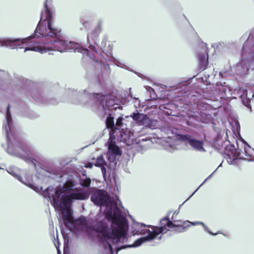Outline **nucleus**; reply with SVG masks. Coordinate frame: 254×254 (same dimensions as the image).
Masks as SVG:
<instances>
[{
	"instance_id": "nucleus-9",
	"label": "nucleus",
	"mask_w": 254,
	"mask_h": 254,
	"mask_svg": "<svg viewBox=\"0 0 254 254\" xmlns=\"http://www.w3.org/2000/svg\"><path fill=\"white\" fill-rule=\"evenodd\" d=\"M171 219L172 220H170L168 216H166L160 220V226L148 225L147 227L150 228V233L153 236H155V238H156L159 234L166 233L168 231V228H174L175 224L173 222H176V220H175L173 216L172 217Z\"/></svg>"
},
{
	"instance_id": "nucleus-15",
	"label": "nucleus",
	"mask_w": 254,
	"mask_h": 254,
	"mask_svg": "<svg viewBox=\"0 0 254 254\" xmlns=\"http://www.w3.org/2000/svg\"><path fill=\"white\" fill-rule=\"evenodd\" d=\"M7 172L17 179L19 182L29 187L30 188L36 190V187L34 185L30 183H27L24 182L21 176L19 174V169L16 167H9L7 170Z\"/></svg>"
},
{
	"instance_id": "nucleus-35",
	"label": "nucleus",
	"mask_w": 254,
	"mask_h": 254,
	"mask_svg": "<svg viewBox=\"0 0 254 254\" xmlns=\"http://www.w3.org/2000/svg\"><path fill=\"white\" fill-rule=\"evenodd\" d=\"M235 160H236V158H234V159H232V160H231L230 161H228V163H229V164H231H231H233V162Z\"/></svg>"
},
{
	"instance_id": "nucleus-20",
	"label": "nucleus",
	"mask_w": 254,
	"mask_h": 254,
	"mask_svg": "<svg viewBox=\"0 0 254 254\" xmlns=\"http://www.w3.org/2000/svg\"><path fill=\"white\" fill-rule=\"evenodd\" d=\"M108 152L116 156H121L122 154V150L115 144V142H111L108 145Z\"/></svg>"
},
{
	"instance_id": "nucleus-26",
	"label": "nucleus",
	"mask_w": 254,
	"mask_h": 254,
	"mask_svg": "<svg viewBox=\"0 0 254 254\" xmlns=\"http://www.w3.org/2000/svg\"><path fill=\"white\" fill-rule=\"evenodd\" d=\"M118 156H116L114 154H112L111 153H109L107 152V157L108 160L112 164H113L114 165H117L116 158Z\"/></svg>"
},
{
	"instance_id": "nucleus-6",
	"label": "nucleus",
	"mask_w": 254,
	"mask_h": 254,
	"mask_svg": "<svg viewBox=\"0 0 254 254\" xmlns=\"http://www.w3.org/2000/svg\"><path fill=\"white\" fill-rule=\"evenodd\" d=\"M242 54L243 57L236 64L235 71L237 74L244 76L254 70V28L243 45Z\"/></svg>"
},
{
	"instance_id": "nucleus-2",
	"label": "nucleus",
	"mask_w": 254,
	"mask_h": 254,
	"mask_svg": "<svg viewBox=\"0 0 254 254\" xmlns=\"http://www.w3.org/2000/svg\"><path fill=\"white\" fill-rule=\"evenodd\" d=\"M90 199L95 205L106 207V217L111 222V226L106 220H100L92 226L91 230L96 233L95 237L102 243L104 251L114 254L113 248L108 240L118 243L121 240L127 239V219L117 204H112L111 198L106 191L97 190L92 194Z\"/></svg>"
},
{
	"instance_id": "nucleus-47",
	"label": "nucleus",
	"mask_w": 254,
	"mask_h": 254,
	"mask_svg": "<svg viewBox=\"0 0 254 254\" xmlns=\"http://www.w3.org/2000/svg\"><path fill=\"white\" fill-rule=\"evenodd\" d=\"M187 222L188 223H190V222L189 221H187Z\"/></svg>"
},
{
	"instance_id": "nucleus-39",
	"label": "nucleus",
	"mask_w": 254,
	"mask_h": 254,
	"mask_svg": "<svg viewBox=\"0 0 254 254\" xmlns=\"http://www.w3.org/2000/svg\"><path fill=\"white\" fill-rule=\"evenodd\" d=\"M222 162H221V163H220V164L219 165V166L218 167V168H218L219 167H221V166H222Z\"/></svg>"
},
{
	"instance_id": "nucleus-18",
	"label": "nucleus",
	"mask_w": 254,
	"mask_h": 254,
	"mask_svg": "<svg viewBox=\"0 0 254 254\" xmlns=\"http://www.w3.org/2000/svg\"><path fill=\"white\" fill-rule=\"evenodd\" d=\"M95 166L101 168L103 177L105 178L106 175V168L107 164L104 160L103 155L99 156L96 160Z\"/></svg>"
},
{
	"instance_id": "nucleus-17",
	"label": "nucleus",
	"mask_w": 254,
	"mask_h": 254,
	"mask_svg": "<svg viewBox=\"0 0 254 254\" xmlns=\"http://www.w3.org/2000/svg\"><path fill=\"white\" fill-rule=\"evenodd\" d=\"M147 117L148 116L146 114L140 113L137 110L135 112H133L130 115V117L133 120L140 126L144 125V123H146Z\"/></svg>"
},
{
	"instance_id": "nucleus-11",
	"label": "nucleus",
	"mask_w": 254,
	"mask_h": 254,
	"mask_svg": "<svg viewBox=\"0 0 254 254\" xmlns=\"http://www.w3.org/2000/svg\"><path fill=\"white\" fill-rule=\"evenodd\" d=\"M108 116L106 120V126L107 128L110 129V135L117 133V130H120V127L123 124L126 120L124 119L122 117H119L117 120L116 124L114 123V118L112 116L110 112H108L106 114Z\"/></svg>"
},
{
	"instance_id": "nucleus-19",
	"label": "nucleus",
	"mask_w": 254,
	"mask_h": 254,
	"mask_svg": "<svg viewBox=\"0 0 254 254\" xmlns=\"http://www.w3.org/2000/svg\"><path fill=\"white\" fill-rule=\"evenodd\" d=\"M226 148L227 150L230 151L232 155L236 158L240 159H245L244 157L241 155V153L240 152V151L243 152L242 149H240L238 147V149H236L235 146L232 144L227 145Z\"/></svg>"
},
{
	"instance_id": "nucleus-27",
	"label": "nucleus",
	"mask_w": 254,
	"mask_h": 254,
	"mask_svg": "<svg viewBox=\"0 0 254 254\" xmlns=\"http://www.w3.org/2000/svg\"><path fill=\"white\" fill-rule=\"evenodd\" d=\"M201 121L203 123H207L212 119V116L208 113H203L201 115Z\"/></svg>"
},
{
	"instance_id": "nucleus-43",
	"label": "nucleus",
	"mask_w": 254,
	"mask_h": 254,
	"mask_svg": "<svg viewBox=\"0 0 254 254\" xmlns=\"http://www.w3.org/2000/svg\"><path fill=\"white\" fill-rule=\"evenodd\" d=\"M249 161H254V159H249Z\"/></svg>"
},
{
	"instance_id": "nucleus-3",
	"label": "nucleus",
	"mask_w": 254,
	"mask_h": 254,
	"mask_svg": "<svg viewBox=\"0 0 254 254\" xmlns=\"http://www.w3.org/2000/svg\"><path fill=\"white\" fill-rule=\"evenodd\" d=\"M75 184L73 181L68 180L62 187V190L49 187L44 191V193L51 201L52 204L57 210L59 208L58 218L61 221L62 219L64 225L69 226L70 222L68 216L70 215L69 206L70 204L76 200H85L88 198L90 194L89 191L87 189L72 190L69 193H65L63 191L72 190L75 187Z\"/></svg>"
},
{
	"instance_id": "nucleus-7",
	"label": "nucleus",
	"mask_w": 254,
	"mask_h": 254,
	"mask_svg": "<svg viewBox=\"0 0 254 254\" xmlns=\"http://www.w3.org/2000/svg\"><path fill=\"white\" fill-rule=\"evenodd\" d=\"M130 219L134 223V225L138 227H140V230H134L133 235H145L136 239L131 245V248H137L140 246L143 243L151 241L155 239V236L150 233V229L147 228V226L143 223L135 222L132 216L129 215Z\"/></svg>"
},
{
	"instance_id": "nucleus-10",
	"label": "nucleus",
	"mask_w": 254,
	"mask_h": 254,
	"mask_svg": "<svg viewBox=\"0 0 254 254\" xmlns=\"http://www.w3.org/2000/svg\"><path fill=\"white\" fill-rule=\"evenodd\" d=\"M179 136L180 141L184 142L186 145L189 144L193 150L201 152L206 151L203 147V141L197 139L189 134H185V135H181Z\"/></svg>"
},
{
	"instance_id": "nucleus-8",
	"label": "nucleus",
	"mask_w": 254,
	"mask_h": 254,
	"mask_svg": "<svg viewBox=\"0 0 254 254\" xmlns=\"http://www.w3.org/2000/svg\"><path fill=\"white\" fill-rule=\"evenodd\" d=\"M34 35H31L25 38H11L0 37V47H5L11 49H14L17 47L19 49L24 48L25 49L26 47H24L22 45L27 43L28 46H32L31 41Z\"/></svg>"
},
{
	"instance_id": "nucleus-48",
	"label": "nucleus",
	"mask_w": 254,
	"mask_h": 254,
	"mask_svg": "<svg viewBox=\"0 0 254 254\" xmlns=\"http://www.w3.org/2000/svg\"><path fill=\"white\" fill-rule=\"evenodd\" d=\"M64 254H66L64 252Z\"/></svg>"
},
{
	"instance_id": "nucleus-4",
	"label": "nucleus",
	"mask_w": 254,
	"mask_h": 254,
	"mask_svg": "<svg viewBox=\"0 0 254 254\" xmlns=\"http://www.w3.org/2000/svg\"><path fill=\"white\" fill-rule=\"evenodd\" d=\"M73 96L79 98L81 101L75 102V104L87 105L89 100H93L92 109L100 118H103L110 110H116L118 108L117 103L118 100L113 95H104L100 93H93L92 95L87 93L84 90L83 93L80 91L73 90Z\"/></svg>"
},
{
	"instance_id": "nucleus-24",
	"label": "nucleus",
	"mask_w": 254,
	"mask_h": 254,
	"mask_svg": "<svg viewBox=\"0 0 254 254\" xmlns=\"http://www.w3.org/2000/svg\"><path fill=\"white\" fill-rule=\"evenodd\" d=\"M108 41V38L106 36H104L103 37L102 39V41L99 42L98 41L97 42V44H96L98 47L100 48L103 52L105 51L106 49V46L107 44V42Z\"/></svg>"
},
{
	"instance_id": "nucleus-28",
	"label": "nucleus",
	"mask_w": 254,
	"mask_h": 254,
	"mask_svg": "<svg viewBox=\"0 0 254 254\" xmlns=\"http://www.w3.org/2000/svg\"><path fill=\"white\" fill-rule=\"evenodd\" d=\"M217 168L210 175H209L203 182L198 187V188L191 194V195L181 205L179 206V209L180 208V207L182 206V205L187 200H188L195 193V192L199 189V188L202 186L204 183L207 181L208 179H209L211 176L213 175V174L216 171Z\"/></svg>"
},
{
	"instance_id": "nucleus-22",
	"label": "nucleus",
	"mask_w": 254,
	"mask_h": 254,
	"mask_svg": "<svg viewBox=\"0 0 254 254\" xmlns=\"http://www.w3.org/2000/svg\"><path fill=\"white\" fill-rule=\"evenodd\" d=\"M165 131L166 132L167 134L168 135V137L171 138H174L175 137V139L177 140L180 141V139L179 138V135H185V134H180L178 132V130L176 128H173L171 127H168L166 128Z\"/></svg>"
},
{
	"instance_id": "nucleus-42",
	"label": "nucleus",
	"mask_w": 254,
	"mask_h": 254,
	"mask_svg": "<svg viewBox=\"0 0 254 254\" xmlns=\"http://www.w3.org/2000/svg\"><path fill=\"white\" fill-rule=\"evenodd\" d=\"M161 238H162V237H161V236H159V237L158 238V240H161Z\"/></svg>"
},
{
	"instance_id": "nucleus-5",
	"label": "nucleus",
	"mask_w": 254,
	"mask_h": 254,
	"mask_svg": "<svg viewBox=\"0 0 254 254\" xmlns=\"http://www.w3.org/2000/svg\"><path fill=\"white\" fill-rule=\"evenodd\" d=\"M13 122L8 104L5 115V122L3 125V131L7 139V152L12 156L19 158L24 160L28 159L30 155L27 145L12 134Z\"/></svg>"
},
{
	"instance_id": "nucleus-25",
	"label": "nucleus",
	"mask_w": 254,
	"mask_h": 254,
	"mask_svg": "<svg viewBox=\"0 0 254 254\" xmlns=\"http://www.w3.org/2000/svg\"><path fill=\"white\" fill-rule=\"evenodd\" d=\"M146 123H144V125L147 128L153 129L155 128L156 121L155 120L151 119L148 116L147 118Z\"/></svg>"
},
{
	"instance_id": "nucleus-13",
	"label": "nucleus",
	"mask_w": 254,
	"mask_h": 254,
	"mask_svg": "<svg viewBox=\"0 0 254 254\" xmlns=\"http://www.w3.org/2000/svg\"><path fill=\"white\" fill-rule=\"evenodd\" d=\"M125 122L120 127L119 133V139L121 142L126 144L127 146L131 145L132 138L131 136L133 135V133L131 131L130 129L127 127V126Z\"/></svg>"
},
{
	"instance_id": "nucleus-33",
	"label": "nucleus",
	"mask_w": 254,
	"mask_h": 254,
	"mask_svg": "<svg viewBox=\"0 0 254 254\" xmlns=\"http://www.w3.org/2000/svg\"><path fill=\"white\" fill-rule=\"evenodd\" d=\"M201 223H202V222H200V221H196V222H192V224L193 225H195L196 224H199V225H201Z\"/></svg>"
},
{
	"instance_id": "nucleus-44",
	"label": "nucleus",
	"mask_w": 254,
	"mask_h": 254,
	"mask_svg": "<svg viewBox=\"0 0 254 254\" xmlns=\"http://www.w3.org/2000/svg\"><path fill=\"white\" fill-rule=\"evenodd\" d=\"M252 97H253V98H254V93H253V94Z\"/></svg>"
},
{
	"instance_id": "nucleus-46",
	"label": "nucleus",
	"mask_w": 254,
	"mask_h": 254,
	"mask_svg": "<svg viewBox=\"0 0 254 254\" xmlns=\"http://www.w3.org/2000/svg\"><path fill=\"white\" fill-rule=\"evenodd\" d=\"M84 26L88 27V25H84Z\"/></svg>"
},
{
	"instance_id": "nucleus-38",
	"label": "nucleus",
	"mask_w": 254,
	"mask_h": 254,
	"mask_svg": "<svg viewBox=\"0 0 254 254\" xmlns=\"http://www.w3.org/2000/svg\"><path fill=\"white\" fill-rule=\"evenodd\" d=\"M136 74L138 76H139V77H142V76H141V75H142V74L139 73H137V72H136Z\"/></svg>"
},
{
	"instance_id": "nucleus-37",
	"label": "nucleus",
	"mask_w": 254,
	"mask_h": 254,
	"mask_svg": "<svg viewBox=\"0 0 254 254\" xmlns=\"http://www.w3.org/2000/svg\"><path fill=\"white\" fill-rule=\"evenodd\" d=\"M88 235H89V236L90 237L92 238H94L95 237H94V236H93L91 234V233H88Z\"/></svg>"
},
{
	"instance_id": "nucleus-40",
	"label": "nucleus",
	"mask_w": 254,
	"mask_h": 254,
	"mask_svg": "<svg viewBox=\"0 0 254 254\" xmlns=\"http://www.w3.org/2000/svg\"><path fill=\"white\" fill-rule=\"evenodd\" d=\"M171 213H172V211H169V212H168V215H167V216H169V215H170Z\"/></svg>"
},
{
	"instance_id": "nucleus-49",
	"label": "nucleus",
	"mask_w": 254,
	"mask_h": 254,
	"mask_svg": "<svg viewBox=\"0 0 254 254\" xmlns=\"http://www.w3.org/2000/svg\"><path fill=\"white\" fill-rule=\"evenodd\" d=\"M0 169H2V168L0 167Z\"/></svg>"
},
{
	"instance_id": "nucleus-31",
	"label": "nucleus",
	"mask_w": 254,
	"mask_h": 254,
	"mask_svg": "<svg viewBox=\"0 0 254 254\" xmlns=\"http://www.w3.org/2000/svg\"><path fill=\"white\" fill-rule=\"evenodd\" d=\"M131 248V245H122L120 247H118L117 248V252H119V251H120L121 250L125 249H127V248Z\"/></svg>"
},
{
	"instance_id": "nucleus-30",
	"label": "nucleus",
	"mask_w": 254,
	"mask_h": 254,
	"mask_svg": "<svg viewBox=\"0 0 254 254\" xmlns=\"http://www.w3.org/2000/svg\"><path fill=\"white\" fill-rule=\"evenodd\" d=\"M201 225L203 226L205 230L209 234H210L211 235L215 236L218 234H220V233H213L209 230V228L207 226H206L203 223H201Z\"/></svg>"
},
{
	"instance_id": "nucleus-21",
	"label": "nucleus",
	"mask_w": 254,
	"mask_h": 254,
	"mask_svg": "<svg viewBox=\"0 0 254 254\" xmlns=\"http://www.w3.org/2000/svg\"><path fill=\"white\" fill-rule=\"evenodd\" d=\"M244 145L243 152L240 151L241 154L244 153L245 156L247 157H252L253 156V153L254 152V149H252L251 146L242 138Z\"/></svg>"
},
{
	"instance_id": "nucleus-1",
	"label": "nucleus",
	"mask_w": 254,
	"mask_h": 254,
	"mask_svg": "<svg viewBox=\"0 0 254 254\" xmlns=\"http://www.w3.org/2000/svg\"><path fill=\"white\" fill-rule=\"evenodd\" d=\"M48 0L44 3L45 12H41L40 20L35 30L32 38L31 48H26L25 52L33 51L44 53L50 51H58L63 53L73 51L82 53L94 61V65L98 76L103 73L108 74L110 72L109 65L95 59L96 47L90 43V39L95 44L98 41L99 34L102 31V22L99 20L97 26L87 35L89 43L88 49L81 47L78 43L68 41L62 39L61 30L56 27L52 22L54 12L52 5L48 4Z\"/></svg>"
},
{
	"instance_id": "nucleus-41",
	"label": "nucleus",
	"mask_w": 254,
	"mask_h": 254,
	"mask_svg": "<svg viewBox=\"0 0 254 254\" xmlns=\"http://www.w3.org/2000/svg\"><path fill=\"white\" fill-rule=\"evenodd\" d=\"M80 219H81V218H79V219H78V220H80ZM82 219L83 221H84V220L85 219V218H82Z\"/></svg>"
},
{
	"instance_id": "nucleus-12",
	"label": "nucleus",
	"mask_w": 254,
	"mask_h": 254,
	"mask_svg": "<svg viewBox=\"0 0 254 254\" xmlns=\"http://www.w3.org/2000/svg\"><path fill=\"white\" fill-rule=\"evenodd\" d=\"M201 50L197 51V59L198 62L199 70H205L208 65V49L207 44L203 42L201 44Z\"/></svg>"
},
{
	"instance_id": "nucleus-23",
	"label": "nucleus",
	"mask_w": 254,
	"mask_h": 254,
	"mask_svg": "<svg viewBox=\"0 0 254 254\" xmlns=\"http://www.w3.org/2000/svg\"><path fill=\"white\" fill-rule=\"evenodd\" d=\"M79 183L83 188L89 189L90 187L91 179L83 174V176L79 179Z\"/></svg>"
},
{
	"instance_id": "nucleus-16",
	"label": "nucleus",
	"mask_w": 254,
	"mask_h": 254,
	"mask_svg": "<svg viewBox=\"0 0 254 254\" xmlns=\"http://www.w3.org/2000/svg\"><path fill=\"white\" fill-rule=\"evenodd\" d=\"M237 93L239 95V97L241 99L243 104L250 109L252 111V107L251 106V99L247 97L248 91L246 89L239 88L237 91Z\"/></svg>"
},
{
	"instance_id": "nucleus-14",
	"label": "nucleus",
	"mask_w": 254,
	"mask_h": 254,
	"mask_svg": "<svg viewBox=\"0 0 254 254\" xmlns=\"http://www.w3.org/2000/svg\"><path fill=\"white\" fill-rule=\"evenodd\" d=\"M153 140H155V138H152L150 136H142L139 137L136 140L137 151L141 153L146 151L151 146L153 143Z\"/></svg>"
},
{
	"instance_id": "nucleus-32",
	"label": "nucleus",
	"mask_w": 254,
	"mask_h": 254,
	"mask_svg": "<svg viewBox=\"0 0 254 254\" xmlns=\"http://www.w3.org/2000/svg\"><path fill=\"white\" fill-rule=\"evenodd\" d=\"M117 62L118 63L117 65L118 66L122 67H125L126 68H127V66L125 64L121 63V62H119L118 61H117Z\"/></svg>"
},
{
	"instance_id": "nucleus-29",
	"label": "nucleus",
	"mask_w": 254,
	"mask_h": 254,
	"mask_svg": "<svg viewBox=\"0 0 254 254\" xmlns=\"http://www.w3.org/2000/svg\"><path fill=\"white\" fill-rule=\"evenodd\" d=\"M174 231H177L178 232H182L184 231L185 229V227L183 226V225H179L177 226L175 225V226L174 227V228H173Z\"/></svg>"
},
{
	"instance_id": "nucleus-45",
	"label": "nucleus",
	"mask_w": 254,
	"mask_h": 254,
	"mask_svg": "<svg viewBox=\"0 0 254 254\" xmlns=\"http://www.w3.org/2000/svg\"><path fill=\"white\" fill-rule=\"evenodd\" d=\"M1 146L2 147H4V145L3 144H1Z\"/></svg>"
},
{
	"instance_id": "nucleus-36",
	"label": "nucleus",
	"mask_w": 254,
	"mask_h": 254,
	"mask_svg": "<svg viewBox=\"0 0 254 254\" xmlns=\"http://www.w3.org/2000/svg\"><path fill=\"white\" fill-rule=\"evenodd\" d=\"M179 210H176V211L174 212V214H173V216L174 217V215H175V214H176V215L178 214H179Z\"/></svg>"
},
{
	"instance_id": "nucleus-34",
	"label": "nucleus",
	"mask_w": 254,
	"mask_h": 254,
	"mask_svg": "<svg viewBox=\"0 0 254 254\" xmlns=\"http://www.w3.org/2000/svg\"><path fill=\"white\" fill-rule=\"evenodd\" d=\"M55 246L57 249V253L58 254H61V251L59 249V246L57 247L56 245H55Z\"/></svg>"
}]
</instances>
